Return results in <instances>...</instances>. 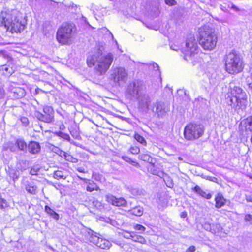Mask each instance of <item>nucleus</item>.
I'll list each match as a JSON object with an SVG mask.
<instances>
[{"mask_svg": "<svg viewBox=\"0 0 252 252\" xmlns=\"http://www.w3.org/2000/svg\"><path fill=\"white\" fill-rule=\"evenodd\" d=\"M66 157H64L65 159L73 163H77L78 159L76 158H73L69 155L66 154Z\"/></svg>", "mask_w": 252, "mask_h": 252, "instance_id": "nucleus-45", "label": "nucleus"}, {"mask_svg": "<svg viewBox=\"0 0 252 252\" xmlns=\"http://www.w3.org/2000/svg\"><path fill=\"white\" fill-rule=\"evenodd\" d=\"M246 200L247 202H252V195H247L246 196Z\"/></svg>", "mask_w": 252, "mask_h": 252, "instance_id": "nucleus-57", "label": "nucleus"}, {"mask_svg": "<svg viewBox=\"0 0 252 252\" xmlns=\"http://www.w3.org/2000/svg\"><path fill=\"white\" fill-rule=\"evenodd\" d=\"M129 213L136 216H141L143 213V209L140 206H136L128 211Z\"/></svg>", "mask_w": 252, "mask_h": 252, "instance_id": "nucleus-25", "label": "nucleus"}, {"mask_svg": "<svg viewBox=\"0 0 252 252\" xmlns=\"http://www.w3.org/2000/svg\"><path fill=\"white\" fill-rule=\"evenodd\" d=\"M134 138L139 143L142 144L143 145H146V141L145 139L139 134L136 133L134 135Z\"/></svg>", "mask_w": 252, "mask_h": 252, "instance_id": "nucleus-39", "label": "nucleus"}, {"mask_svg": "<svg viewBox=\"0 0 252 252\" xmlns=\"http://www.w3.org/2000/svg\"><path fill=\"white\" fill-rule=\"evenodd\" d=\"M122 159L125 160V161L130 163L132 164H133L134 163H135L136 162L132 161L131 158H130L129 157L127 156H123L122 157Z\"/></svg>", "mask_w": 252, "mask_h": 252, "instance_id": "nucleus-51", "label": "nucleus"}, {"mask_svg": "<svg viewBox=\"0 0 252 252\" xmlns=\"http://www.w3.org/2000/svg\"><path fill=\"white\" fill-rule=\"evenodd\" d=\"M204 132L203 125L196 123L187 125L184 130V137L187 140L192 141L201 137Z\"/></svg>", "mask_w": 252, "mask_h": 252, "instance_id": "nucleus-7", "label": "nucleus"}, {"mask_svg": "<svg viewBox=\"0 0 252 252\" xmlns=\"http://www.w3.org/2000/svg\"><path fill=\"white\" fill-rule=\"evenodd\" d=\"M215 207L216 208H220L223 206L226 202V200L223 197L222 194L220 193L217 194L215 199Z\"/></svg>", "mask_w": 252, "mask_h": 252, "instance_id": "nucleus-19", "label": "nucleus"}, {"mask_svg": "<svg viewBox=\"0 0 252 252\" xmlns=\"http://www.w3.org/2000/svg\"><path fill=\"white\" fill-rule=\"evenodd\" d=\"M45 211L51 217L54 219L56 220H58L59 219L60 216L59 215L55 212L53 209H52L48 206H45Z\"/></svg>", "mask_w": 252, "mask_h": 252, "instance_id": "nucleus-26", "label": "nucleus"}, {"mask_svg": "<svg viewBox=\"0 0 252 252\" xmlns=\"http://www.w3.org/2000/svg\"><path fill=\"white\" fill-rule=\"evenodd\" d=\"M56 134L59 136L60 137L66 140L70 141V138L69 135L68 134L64 133L63 132H62L61 131L57 132L56 133Z\"/></svg>", "mask_w": 252, "mask_h": 252, "instance_id": "nucleus-40", "label": "nucleus"}, {"mask_svg": "<svg viewBox=\"0 0 252 252\" xmlns=\"http://www.w3.org/2000/svg\"><path fill=\"white\" fill-rule=\"evenodd\" d=\"M25 90L21 87H14L10 91V96L13 99H20L25 96Z\"/></svg>", "mask_w": 252, "mask_h": 252, "instance_id": "nucleus-15", "label": "nucleus"}, {"mask_svg": "<svg viewBox=\"0 0 252 252\" xmlns=\"http://www.w3.org/2000/svg\"><path fill=\"white\" fill-rule=\"evenodd\" d=\"M228 7L230 8L231 9H232L237 12H238L240 11V9H239V8H238L236 5H235L233 3H230V4H229Z\"/></svg>", "mask_w": 252, "mask_h": 252, "instance_id": "nucleus-54", "label": "nucleus"}, {"mask_svg": "<svg viewBox=\"0 0 252 252\" xmlns=\"http://www.w3.org/2000/svg\"><path fill=\"white\" fill-rule=\"evenodd\" d=\"M247 94L238 86H230V90L226 96V102L238 114L245 111L247 105Z\"/></svg>", "mask_w": 252, "mask_h": 252, "instance_id": "nucleus-1", "label": "nucleus"}, {"mask_svg": "<svg viewBox=\"0 0 252 252\" xmlns=\"http://www.w3.org/2000/svg\"><path fill=\"white\" fill-rule=\"evenodd\" d=\"M27 163L26 160H21L17 165V169L21 171L25 170L27 168Z\"/></svg>", "mask_w": 252, "mask_h": 252, "instance_id": "nucleus-37", "label": "nucleus"}, {"mask_svg": "<svg viewBox=\"0 0 252 252\" xmlns=\"http://www.w3.org/2000/svg\"><path fill=\"white\" fill-rule=\"evenodd\" d=\"M249 87L252 89V82L249 83L248 84Z\"/></svg>", "mask_w": 252, "mask_h": 252, "instance_id": "nucleus-63", "label": "nucleus"}, {"mask_svg": "<svg viewBox=\"0 0 252 252\" xmlns=\"http://www.w3.org/2000/svg\"><path fill=\"white\" fill-rule=\"evenodd\" d=\"M26 190L30 193L35 194L36 193V187L32 184H28L26 186Z\"/></svg>", "mask_w": 252, "mask_h": 252, "instance_id": "nucleus-36", "label": "nucleus"}, {"mask_svg": "<svg viewBox=\"0 0 252 252\" xmlns=\"http://www.w3.org/2000/svg\"><path fill=\"white\" fill-rule=\"evenodd\" d=\"M212 225H213V228H214L216 230V233L219 232L221 229V227L219 224L212 223Z\"/></svg>", "mask_w": 252, "mask_h": 252, "instance_id": "nucleus-53", "label": "nucleus"}, {"mask_svg": "<svg viewBox=\"0 0 252 252\" xmlns=\"http://www.w3.org/2000/svg\"><path fill=\"white\" fill-rule=\"evenodd\" d=\"M76 170L81 173H85V169L83 167H79L76 168Z\"/></svg>", "mask_w": 252, "mask_h": 252, "instance_id": "nucleus-58", "label": "nucleus"}, {"mask_svg": "<svg viewBox=\"0 0 252 252\" xmlns=\"http://www.w3.org/2000/svg\"><path fill=\"white\" fill-rule=\"evenodd\" d=\"M129 151L132 154H137L140 152V149L138 147L135 146L130 147Z\"/></svg>", "mask_w": 252, "mask_h": 252, "instance_id": "nucleus-46", "label": "nucleus"}, {"mask_svg": "<svg viewBox=\"0 0 252 252\" xmlns=\"http://www.w3.org/2000/svg\"><path fill=\"white\" fill-rule=\"evenodd\" d=\"M197 51V44L193 35L189 37L186 40L185 47L182 50V53L184 54V59L188 60V58L190 57L195 53Z\"/></svg>", "mask_w": 252, "mask_h": 252, "instance_id": "nucleus-8", "label": "nucleus"}, {"mask_svg": "<svg viewBox=\"0 0 252 252\" xmlns=\"http://www.w3.org/2000/svg\"><path fill=\"white\" fill-rule=\"evenodd\" d=\"M139 158L144 161L151 162L152 161V157L147 154H141L139 155Z\"/></svg>", "mask_w": 252, "mask_h": 252, "instance_id": "nucleus-35", "label": "nucleus"}, {"mask_svg": "<svg viewBox=\"0 0 252 252\" xmlns=\"http://www.w3.org/2000/svg\"><path fill=\"white\" fill-rule=\"evenodd\" d=\"M30 174L32 175H35L36 171L34 169H31L30 171Z\"/></svg>", "mask_w": 252, "mask_h": 252, "instance_id": "nucleus-61", "label": "nucleus"}, {"mask_svg": "<svg viewBox=\"0 0 252 252\" xmlns=\"http://www.w3.org/2000/svg\"><path fill=\"white\" fill-rule=\"evenodd\" d=\"M142 84L140 82L133 81L128 85L127 93L131 99H137L142 94Z\"/></svg>", "mask_w": 252, "mask_h": 252, "instance_id": "nucleus-12", "label": "nucleus"}, {"mask_svg": "<svg viewBox=\"0 0 252 252\" xmlns=\"http://www.w3.org/2000/svg\"><path fill=\"white\" fill-rule=\"evenodd\" d=\"M151 110L158 117L165 116L169 111V105L162 101H157L152 104Z\"/></svg>", "mask_w": 252, "mask_h": 252, "instance_id": "nucleus-10", "label": "nucleus"}, {"mask_svg": "<svg viewBox=\"0 0 252 252\" xmlns=\"http://www.w3.org/2000/svg\"><path fill=\"white\" fill-rule=\"evenodd\" d=\"M20 120L23 125L25 126H27L29 123V120L27 117H22Z\"/></svg>", "mask_w": 252, "mask_h": 252, "instance_id": "nucleus-49", "label": "nucleus"}, {"mask_svg": "<svg viewBox=\"0 0 252 252\" xmlns=\"http://www.w3.org/2000/svg\"><path fill=\"white\" fill-rule=\"evenodd\" d=\"M111 245V244L108 240L100 237L98 244L96 246L101 249H109Z\"/></svg>", "mask_w": 252, "mask_h": 252, "instance_id": "nucleus-21", "label": "nucleus"}, {"mask_svg": "<svg viewBox=\"0 0 252 252\" xmlns=\"http://www.w3.org/2000/svg\"><path fill=\"white\" fill-rule=\"evenodd\" d=\"M71 135L75 138H77L79 136V133L76 129L70 131Z\"/></svg>", "mask_w": 252, "mask_h": 252, "instance_id": "nucleus-48", "label": "nucleus"}, {"mask_svg": "<svg viewBox=\"0 0 252 252\" xmlns=\"http://www.w3.org/2000/svg\"><path fill=\"white\" fill-rule=\"evenodd\" d=\"M245 127L247 130L252 131V116L247 118L245 121Z\"/></svg>", "mask_w": 252, "mask_h": 252, "instance_id": "nucleus-34", "label": "nucleus"}, {"mask_svg": "<svg viewBox=\"0 0 252 252\" xmlns=\"http://www.w3.org/2000/svg\"><path fill=\"white\" fill-rule=\"evenodd\" d=\"M152 11L153 13L151 14V15L153 18L157 17L160 13V10L158 7H153Z\"/></svg>", "mask_w": 252, "mask_h": 252, "instance_id": "nucleus-44", "label": "nucleus"}, {"mask_svg": "<svg viewBox=\"0 0 252 252\" xmlns=\"http://www.w3.org/2000/svg\"><path fill=\"white\" fill-rule=\"evenodd\" d=\"M9 207L8 203L6 199L2 197L1 194L0 193V209L4 210Z\"/></svg>", "mask_w": 252, "mask_h": 252, "instance_id": "nucleus-33", "label": "nucleus"}, {"mask_svg": "<svg viewBox=\"0 0 252 252\" xmlns=\"http://www.w3.org/2000/svg\"><path fill=\"white\" fill-rule=\"evenodd\" d=\"M43 112L44 113H48V116L44 117L43 114L39 111H35L34 113L35 116L40 121L47 123H51L54 120V111L53 108L50 106H45L43 107Z\"/></svg>", "mask_w": 252, "mask_h": 252, "instance_id": "nucleus-11", "label": "nucleus"}, {"mask_svg": "<svg viewBox=\"0 0 252 252\" xmlns=\"http://www.w3.org/2000/svg\"><path fill=\"white\" fill-rule=\"evenodd\" d=\"M137 99L139 100V107L142 111L151 110L152 105H150V99L148 95L142 94Z\"/></svg>", "mask_w": 252, "mask_h": 252, "instance_id": "nucleus-13", "label": "nucleus"}, {"mask_svg": "<svg viewBox=\"0 0 252 252\" xmlns=\"http://www.w3.org/2000/svg\"><path fill=\"white\" fill-rule=\"evenodd\" d=\"M192 190L197 195L207 199H210L212 197L211 194L203 190L198 185H196L194 188H192Z\"/></svg>", "mask_w": 252, "mask_h": 252, "instance_id": "nucleus-18", "label": "nucleus"}, {"mask_svg": "<svg viewBox=\"0 0 252 252\" xmlns=\"http://www.w3.org/2000/svg\"><path fill=\"white\" fill-rule=\"evenodd\" d=\"M225 69L228 73L235 74L243 70V58L238 52L235 50L231 51L225 55Z\"/></svg>", "mask_w": 252, "mask_h": 252, "instance_id": "nucleus-3", "label": "nucleus"}, {"mask_svg": "<svg viewBox=\"0 0 252 252\" xmlns=\"http://www.w3.org/2000/svg\"><path fill=\"white\" fill-rule=\"evenodd\" d=\"M170 47H171V49L173 50L177 51L178 50V47L175 45H174V46L171 45Z\"/></svg>", "mask_w": 252, "mask_h": 252, "instance_id": "nucleus-60", "label": "nucleus"}, {"mask_svg": "<svg viewBox=\"0 0 252 252\" xmlns=\"http://www.w3.org/2000/svg\"><path fill=\"white\" fill-rule=\"evenodd\" d=\"M158 65L156 63H149V69H153L155 71V74L158 76H160L161 72L159 69Z\"/></svg>", "mask_w": 252, "mask_h": 252, "instance_id": "nucleus-29", "label": "nucleus"}, {"mask_svg": "<svg viewBox=\"0 0 252 252\" xmlns=\"http://www.w3.org/2000/svg\"><path fill=\"white\" fill-rule=\"evenodd\" d=\"M11 59L8 53L5 50L0 51V64L1 63H6Z\"/></svg>", "mask_w": 252, "mask_h": 252, "instance_id": "nucleus-23", "label": "nucleus"}, {"mask_svg": "<svg viewBox=\"0 0 252 252\" xmlns=\"http://www.w3.org/2000/svg\"><path fill=\"white\" fill-rule=\"evenodd\" d=\"M113 60V55L109 53L103 55L99 52L87 58V63L90 67L94 66L96 73L99 75L105 74Z\"/></svg>", "mask_w": 252, "mask_h": 252, "instance_id": "nucleus-2", "label": "nucleus"}, {"mask_svg": "<svg viewBox=\"0 0 252 252\" xmlns=\"http://www.w3.org/2000/svg\"><path fill=\"white\" fill-rule=\"evenodd\" d=\"M245 221L249 222L251 224H252V215L246 214L245 216Z\"/></svg>", "mask_w": 252, "mask_h": 252, "instance_id": "nucleus-50", "label": "nucleus"}, {"mask_svg": "<svg viewBox=\"0 0 252 252\" xmlns=\"http://www.w3.org/2000/svg\"><path fill=\"white\" fill-rule=\"evenodd\" d=\"M127 74L125 68L120 67L113 69L110 75V79L116 85H120L125 83L127 79Z\"/></svg>", "mask_w": 252, "mask_h": 252, "instance_id": "nucleus-9", "label": "nucleus"}, {"mask_svg": "<svg viewBox=\"0 0 252 252\" xmlns=\"http://www.w3.org/2000/svg\"><path fill=\"white\" fill-rule=\"evenodd\" d=\"M134 228L137 230H139V231H144L145 230V227L140 224H136L134 226Z\"/></svg>", "mask_w": 252, "mask_h": 252, "instance_id": "nucleus-52", "label": "nucleus"}, {"mask_svg": "<svg viewBox=\"0 0 252 252\" xmlns=\"http://www.w3.org/2000/svg\"><path fill=\"white\" fill-rule=\"evenodd\" d=\"M47 147L53 152L56 153L59 156L62 157L63 156L64 157H66V153L60 149L59 147L54 146V145L51 143H48L47 144Z\"/></svg>", "mask_w": 252, "mask_h": 252, "instance_id": "nucleus-20", "label": "nucleus"}, {"mask_svg": "<svg viewBox=\"0 0 252 252\" xmlns=\"http://www.w3.org/2000/svg\"><path fill=\"white\" fill-rule=\"evenodd\" d=\"M53 177L54 178L59 180L60 179H65L66 177L63 174V173L61 171H56L54 172Z\"/></svg>", "mask_w": 252, "mask_h": 252, "instance_id": "nucleus-38", "label": "nucleus"}, {"mask_svg": "<svg viewBox=\"0 0 252 252\" xmlns=\"http://www.w3.org/2000/svg\"><path fill=\"white\" fill-rule=\"evenodd\" d=\"M213 226L212 224L208 222H205L202 224V227L205 230L215 234L216 233V231L214 228H213Z\"/></svg>", "mask_w": 252, "mask_h": 252, "instance_id": "nucleus-30", "label": "nucleus"}, {"mask_svg": "<svg viewBox=\"0 0 252 252\" xmlns=\"http://www.w3.org/2000/svg\"><path fill=\"white\" fill-rule=\"evenodd\" d=\"M93 178L96 181L102 182L103 179V176L96 173H94L92 175Z\"/></svg>", "mask_w": 252, "mask_h": 252, "instance_id": "nucleus-43", "label": "nucleus"}, {"mask_svg": "<svg viewBox=\"0 0 252 252\" xmlns=\"http://www.w3.org/2000/svg\"><path fill=\"white\" fill-rule=\"evenodd\" d=\"M78 177L80 180L85 181V183L87 184L86 189L88 191L92 192L94 190L98 191L100 189L99 187L93 181L83 178L79 176H78Z\"/></svg>", "mask_w": 252, "mask_h": 252, "instance_id": "nucleus-17", "label": "nucleus"}, {"mask_svg": "<svg viewBox=\"0 0 252 252\" xmlns=\"http://www.w3.org/2000/svg\"><path fill=\"white\" fill-rule=\"evenodd\" d=\"M76 31V27L73 23H65L57 31L56 38L61 44H70L72 43Z\"/></svg>", "mask_w": 252, "mask_h": 252, "instance_id": "nucleus-6", "label": "nucleus"}, {"mask_svg": "<svg viewBox=\"0 0 252 252\" xmlns=\"http://www.w3.org/2000/svg\"><path fill=\"white\" fill-rule=\"evenodd\" d=\"M8 174L9 176L13 179L14 182L19 178V175L15 169H9L8 171Z\"/></svg>", "mask_w": 252, "mask_h": 252, "instance_id": "nucleus-31", "label": "nucleus"}, {"mask_svg": "<svg viewBox=\"0 0 252 252\" xmlns=\"http://www.w3.org/2000/svg\"><path fill=\"white\" fill-rule=\"evenodd\" d=\"M122 236L126 239H131L132 236L134 235V232H128L125 231L123 232Z\"/></svg>", "mask_w": 252, "mask_h": 252, "instance_id": "nucleus-42", "label": "nucleus"}, {"mask_svg": "<svg viewBox=\"0 0 252 252\" xmlns=\"http://www.w3.org/2000/svg\"><path fill=\"white\" fill-rule=\"evenodd\" d=\"M130 191L135 196L140 195L143 193V190L137 188H131Z\"/></svg>", "mask_w": 252, "mask_h": 252, "instance_id": "nucleus-41", "label": "nucleus"}, {"mask_svg": "<svg viewBox=\"0 0 252 252\" xmlns=\"http://www.w3.org/2000/svg\"><path fill=\"white\" fill-rule=\"evenodd\" d=\"M131 240L135 242H138L139 243L144 244L146 242L145 239L142 236L137 235L134 232V235L132 236Z\"/></svg>", "mask_w": 252, "mask_h": 252, "instance_id": "nucleus-28", "label": "nucleus"}, {"mask_svg": "<svg viewBox=\"0 0 252 252\" xmlns=\"http://www.w3.org/2000/svg\"><path fill=\"white\" fill-rule=\"evenodd\" d=\"M65 128V126H64V125L62 124L60 126V129L61 130H63Z\"/></svg>", "mask_w": 252, "mask_h": 252, "instance_id": "nucleus-62", "label": "nucleus"}, {"mask_svg": "<svg viewBox=\"0 0 252 252\" xmlns=\"http://www.w3.org/2000/svg\"><path fill=\"white\" fill-rule=\"evenodd\" d=\"M88 234L90 236L89 238V241L96 245V244H98V242L100 238V237L97 235V234L92 230H90Z\"/></svg>", "mask_w": 252, "mask_h": 252, "instance_id": "nucleus-22", "label": "nucleus"}, {"mask_svg": "<svg viewBox=\"0 0 252 252\" xmlns=\"http://www.w3.org/2000/svg\"><path fill=\"white\" fill-rule=\"evenodd\" d=\"M16 144L17 150H20L23 151H27V145L24 140L18 139L16 140Z\"/></svg>", "mask_w": 252, "mask_h": 252, "instance_id": "nucleus-24", "label": "nucleus"}, {"mask_svg": "<svg viewBox=\"0 0 252 252\" xmlns=\"http://www.w3.org/2000/svg\"><path fill=\"white\" fill-rule=\"evenodd\" d=\"M165 2L169 5H173L175 3V0H165Z\"/></svg>", "mask_w": 252, "mask_h": 252, "instance_id": "nucleus-56", "label": "nucleus"}, {"mask_svg": "<svg viewBox=\"0 0 252 252\" xmlns=\"http://www.w3.org/2000/svg\"><path fill=\"white\" fill-rule=\"evenodd\" d=\"M3 149L7 150L9 149L11 152H16L17 150V146L15 143L8 142L4 144L3 147Z\"/></svg>", "mask_w": 252, "mask_h": 252, "instance_id": "nucleus-27", "label": "nucleus"}, {"mask_svg": "<svg viewBox=\"0 0 252 252\" xmlns=\"http://www.w3.org/2000/svg\"><path fill=\"white\" fill-rule=\"evenodd\" d=\"M199 42L205 50L211 51L215 48L217 42V36L213 29L208 26L199 29Z\"/></svg>", "mask_w": 252, "mask_h": 252, "instance_id": "nucleus-4", "label": "nucleus"}, {"mask_svg": "<svg viewBox=\"0 0 252 252\" xmlns=\"http://www.w3.org/2000/svg\"><path fill=\"white\" fill-rule=\"evenodd\" d=\"M186 213H185V214L183 213V214H182V215H181V217H182V218H185V217H186Z\"/></svg>", "mask_w": 252, "mask_h": 252, "instance_id": "nucleus-64", "label": "nucleus"}, {"mask_svg": "<svg viewBox=\"0 0 252 252\" xmlns=\"http://www.w3.org/2000/svg\"><path fill=\"white\" fill-rule=\"evenodd\" d=\"M40 145L39 143L35 141H31L27 145V150L32 154L38 153L40 151Z\"/></svg>", "mask_w": 252, "mask_h": 252, "instance_id": "nucleus-16", "label": "nucleus"}, {"mask_svg": "<svg viewBox=\"0 0 252 252\" xmlns=\"http://www.w3.org/2000/svg\"><path fill=\"white\" fill-rule=\"evenodd\" d=\"M106 201L116 206H125L126 201L123 198H116L112 194H107L105 196Z\"/></svg>", "mask_w": 252, "mask_h": 252, "instance_id": "nucleus-14", "label": "nucleus"}, {"mask_svg": "<svg viewBox=\"0 0 252 252\" xmlns=\"http://www.w3.org/2000/svg\"><path fill=\"white\" fill-rule=\"evenodd\" d=\"M169 179V180L167 181V183H166V185L168 187H172L173 186V183L169 181V178H168Z\"/></svg>", "mask_w": 252, "mask_h": 252, "instance_id": "nucleus-59", "label": "nucleus"}, {"mask_svg": "<svg viewBox=\"0 0 252 252\" xmlns=\"http://www.w3.org/2000/svg\"><path fill=\"white\" fill-rule=\"evenodd\" d=\"M100 220L102 221L109 223L113 226H116L117 224V222L115 220L111 219L109 217H102L100 218Z\"/></svg>", "mask_w": 252, "mask_h": 252, "instance_id": "nucleus-32", "label": "nucleus"}, {"mask_svg": "<svg viewBox=\"0 0 252 252\" xmlns=\"http://www.w3.org/2000/svg\"><path fill=\"white\" fill-rule=\"evenodd\" d=\"M5 70L6 72H8V73L10 74L12 73L10 70L9 71V68L6 64L3 65H1L0 64V70Z\"/></svg>", "mask_w": 252, "mask_h": 252, "instance_id": "nucleus-47", "label": "nucleus"}, {"mask_svg": "<svg viewBox=\"0 0 252 252\" xmlns=\"http://www.w3.org/2000/svg\"><path fill=\"white\" fill-rule=\"evenodd\" d=\"M0 18L2 19V23L4 24L7 29H10L11 32H20L23 31L25 27L24 22H22L16 16V11H12L11 13L2 12Z\"/></svg>", "mask_w": 252, "mask_h": 252, "instance_id": "nucleus-5", "label": "nucleus"}, {"mask_svg": "<svg viewBox=\"0 0 252 252\" xmlns=\"http://www.w3.org/2000/svg\"><path fill=\"white\" fill-rule=\"evenodd\" d=\"M196 250V248L194 246H191L187 249L186 252H194Z\"/></svg>", "mask_w": 252, "mask_h": 252, "instance_id": "nucleus-55", "label": "nucleus"}]
</instances>
